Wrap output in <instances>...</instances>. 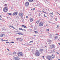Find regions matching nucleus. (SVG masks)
Segmentation results:
<instances>
[{
    "instance_id": "10",
    "label": "nucleus",
    "mask_w": 60,
    "mask_h": 60,
    "mask_svg": "<svg viewBox=\"0 0 60 60\" xmlns=\"http://www.w3.org/2000/svg\"><path fill=\"white\" fill-rule=\"evenodd\" d=\"M22 27H24V28H27L26 27L25 25H22Z\"/></svg>"
},
{
    "instance_id": "39",
    "label": "nucleus",
    "mask_w": 60,
    "mask_h": 60,
    "mask_svg": "<svg viewBox=\"0 0 60 60\" xmlns=\"http://www.w3.org/2000/svg\"><path fill=\"white\" fill-rule=\"evenodd\" d=\"M8 40H4V41H8Z\"/></svg>"
},
{
    "instance_id": "13",
    "label": "nucleus",
    "mask_w": 60,
    "mask_h": 60,
    "mask_svg": "<svg viewBox=\"0 0 60 60\" xmlns=\"http://www.w3.org/2000/svg\"><path fill=\"white\" fill-rule=\"evenodd\" d=\"M49 42V44L51 42H52V40H49L48 41Z\"/></svg>"
},
{
    "instance_id": "29",
    "label": "nucleus",
    "mask_w": 60,
    "mask_h": 60,
    "mask_svg": "<svg viewBox=\"0 0 60 60\" xmlns=\"http://www.w3.org/2000/svg\"><path fill=\"white\" fill-rule=\"evenodd\" d=\"M31 42H34L33 41H30L29 43H31Z\"/></svg>"
},
{
    "instance_id": "17",
    "label": "nucleus",
    "mask_w": 60,
    "mask_h": 60,
    "mask_svg": "<svg viewBox=\"0 0 60 60\" xmlns=\"http://www.w3.org/2000/svg\"><path fill=\"white\" fill-rule=\"evenodd\" d=\"M19 30H22V31L24 30V29H23L22 28L21 29L20 28H19Z\"/></svg>"
},
{
    "instance_id": "6",
    "label": "nucleus",
    "mask_w": 60,
    "mask_h": 60,
    "mask_svg": "<svg viewBox=\"0 0 60 60\" xmlns=\"http://www.w3.org/2000/svg\"><path fill=\"white\" fill-rule=\"evenodd\" d=\"M19 16L23 17V14L22 13H19Z\"/></svg>"
},
{
    "instance_id": "23",
    "label": "nucleus",
    "mask_w": 60,
    "mask_h": 60,
    "mask_svg": "<svg viewBox=\"0 0 60 60\" xmlns=\"http://www.w3.org/2000/svg\"><path fill=\"white\" fill-rule=\"evenodd\" d=\"M15 14L16 15H17V14H18V12H15Z\"/></svg>"
},
{
    "instance_id": "3",
    "label": "nucleus",
    "mask_w": 60,
    "mask_h": 60,
    "mask_svg": "<svg viewBox=\"0 0 60 60\" xmlns=\"http://www.w3.org/2000/svg\"><path fill=\"white\" fill-rule=\"evenodd\" d=\"M13 59L15 60H19V58L17 57H13Z\"/></svg>"
},
{
    "instance_id": "12",
    "label": "nucleus",
    "mask_w": 60,
    "mask_h": 60,
    "mask_svg": "<svg viewBox=\"0 0 60 60\" xmlns=\"http://www.w3.org/2000/svg\"><path fill=\"white\" fill-rule=\"evenodd\" d=\"M33 18H30V21L32 22L33 21Z\"/></svg>"
},
{
    "instance_id": "53",
    "label": "nucleus",
    "mask_w": 60,
    "mask_h": 60,
    "mask_svg": "<svg viewBox=\"0 0 60 60\" xmlns=\"http://www.w3.org/2000/svg\"><path fill=\"white\" fill-rule=\"evenodd\" d=\"M0 20H2V19L0 18Z\"/></svg>"
},
{
    "instance_id": "31",
    "label": "nucleus",
    "mask_w": 60,
    "mask_h": 60,
    "mask_svg": "<svg viewBox=\"0 0 60 60\" xmlns=\"http://www.w3.org/2000/svg\"><path fill=\"white\" fill-rule=\"evenodd\" d=\"M52 34H51L50 35V37H51L52 36Z\"/></svg>"
},
{
    "instance_id": "4",
    "label": "nucleus",
    "mask_w": 60,
    "mask_h": 60,
    "mask_svg": "<svg viewBox=\"0 0 60 60\" xmlns=\"http://www.w3.org/2000/svg\"><path fill=\"white\" fill-rule=\"evenodd\" d=\"M8 10V9L6 7L4 8L3 9V11H5V12H6V11H7Z\"/></svg>"
},
{
    "instance_id": "7",
    "label": "nucleus",
    "mask_w": 60,
    "mask_h": 60,
    "mask_svg": "<svg viewBox=\"0 0 60 60\" xmlns=\"http://www.w3.org/2000/svg\"><path fill=\"white\" fill-rule=\"evenodd\" d=\"M54 47H55V45H51L50 46V49H53V48H54Z\"/></svg>"
},
{
    "instance_id": "48",
    "label": "nucleus",
    "mask_w": 60,
    "mask_h": 60,
    "mask_svg": "<svg viewBox=\"0 0 60 60\" xmlns=\"http://www.w3.org/2000/svg\"><path fill=\"white\" fill-rule=\"evenodd\" d=\"M57 27H58V25H57Z\"/></svg>"
},
{
    "instance_id": "16",
    "label": "nucleus",
    "mask_w": 60,
    "mask_h": 60,
    "mask_svg": "<svg viewBox=\"0 0 60 60\" xmlns=\"http://www.w3.org/2000/svg\"><path fill=\"white\" fill-rule=\"evenodd\" d=\"M54 56V55H52V58H53V57H54V56Z\"/></svg>"
},
{
    "instance_id": "14",
    "label": "nucleus",
    "mask_w": 60,
    "mask_h": 60,
    "mask_svg": "<svg viewBox=\"0 0 60 60\" xmlns=\"http://www.w3.org/2000/svg\"><path fill=\"white\" fill-rule=\"evenodd\" d=\"M40 20L37 21L36 22V23L37 24H38L40 23Z\"/></svg>"
},
{
    "instance_id": "47",
    "label": "nucleus",
    "mask_w": 60,
    "mask_h": 60,
    "mask_svg": "<svg viewBox=\"0 0 60 60\" xmlns=\"http://www.w3.org/2000/svg\"><path fill=\"white\" fill-rule=\"evenodd\" d=\"M16 34H19V33H17Z\"/></svg>"
},
{
    "instance_id": "50",
    "label": "nucleus",
    "mask_w": 60,
    "mask_h": 60,
    "mask_svg": "<svg viewBox=\"0 0 60 60\" xmlns=\"http://www.w3.org/2000/svg\"><path fill=\"white\" fill-rule=\"evenodd\" d=\"M48 24H46V26H48Z\"/></svg>"
},
{
    "instance_id": "55",
    "label": "nucleus",
    "mask_w": 60,
    "mask_h": 60,
    "mask_svg": "<svg viewBox=\"0 0 60 60\" xmlns=\"http://www.w3.org/2000/svg\"><path fill=\"white\" fill-rule=\"evenodd\" d=\"M0 18H2V17H1V15H0Z\"/></svg>"
},
{
    "instance_id": "35",
    "label": "nucleus",
    "mask_w": 60,
    "mask_h": 60,
    "mask_svg": "<svg viewBox=\"0 0 60 60\" xmlns=\"http://www.w3.org/2000/svg\"><path fill=\"white\" fill-rule=\"evenodd\" d=\"M56 53L57 54H58V55H59V54L58 52H56Z\"/></svg>"
},
{
    "instance_id": "26",
    "label": "nucleus",
    "mask_w": 60,
    "mask_h": 60,
    "mask_svg": "<svg viewBox=\"0 0 60 60\" xmlns=\"http://www.w3.org/2000/svg\"><path fill=\"white\" fill-rule=\"evenodd\" d=\"M45 2H46V3H48L49 2V1H48L46 0V1H45Z\"/></svg>"
},
{
    "instance_id": "44",
    "label": "nucleus",
    "mask_w": 60,
    "mask_h": 60,
    "mask_svg": "<svg viewBox=\"0 0 60 60\" xmlns=\"http://www.w3.org/2000/svg\"><path fill=\"white\" fill-rule=\"evenodd\" d=\"M44 17H46V18H47V16H45V15L44 16Z\"/></svg>"
},
{
    "instance_id": "63",
    "label": "nucleus",
    "mask_w": 60,
    "mask_h": 60,
    "mask_svg": "<svg viewBox=\"0 0 60 60\" xmlns=\"http://www.w3.org/2000/svg\"><path fill=\"white\" fill-rule=\"evenodd\" d=\"M58 60H60V59H58Z\"/></svg>"
},
{
    "instance_id": "60",
    "label": "nucleus",
    "mask_w": 60,
    "mask_h": 60,
    "mask_svg": "<svg viewBox=\"0 0 60 60\" xmlns=\"http://www.w3.org/2000/svg\"><path fill=\"white\" fill-rule=\"evenodd\" d=\"M22 21L23 22V21H24V20H22Z\"/></svg>"
},
{
    "instance_id": "62",
    "label": "nucleus",
    "mask_w": 60,
    "mask_h": 60,
    "mask_svg": "<svg viewBox=\"0 0 60 60\" xmlns=\"http://www.w3.org/2000/svg\"><path fill=\"white\" fill-rule=\"evenodd\" d=\"M57 39H58V40H59V39H58V38H57Z\"/></svg>"
},
{
    "instance_id": "22",
    "label": "nucleus",
    "mask_w": 60,
    "mask_h": 60,
    "mask_svg": "<svg viewBox=\"0 0 60 60\" xmlns=\"http://www.w3.org/2000/svg\"><path fill=\"white\" fill-rule=\"evenodd\" d=\"M54 38L55 39H56L57 38V37L56 36H55L54 37Z\"/></svg>"
},
{
    "instance_id": "11",
    "label": "nucleus",
    "mask_w": 60,
    "mask_h": 60,
    "mask_svg": "<svg viewBox=\"0 0 60 60\" xmlns=\"http://www.w3.org/2000/svg\"><path fill=\"white\" fill-rule=\"evenodd\" d=\"M3 36H5V35L3 34H1L0 35V38L1 37H3Z\"/></svg>"
},
{
    "instance_id": "9",
    "label": "nucleus",
    "mask_w": 60,
    "mask_h": 60,
    "mask_svg": "<svg viewBox=\"0 0 60 60\" xmlns=\"http://www.w3.org/2000/svg\"><path fill=\"white\" fill-rule=\"evenodd\" d=\"M29 3L28 2H26L25 4V6H28L29 5Z\"/></svg>"
},
{
    "instance_id": "34",
    "label": "nucleus",
    "mask_w": 60,
    "mask_h": 60,
    "mask_svg": "<svg viewBox=\"0 0 60 60\" xmlns=\"http://www.w3.org/2000/svg\"><path fill=\"white\" fill-rule=\"evenodd\" d=\"M7 4H5L4 5V6H7Z\"/></svg>"
},
{
    "instance_id": "41",
    "label": "nucleus",
    "mask_w": 60,
    "mask_h": 60,
    "mask_svg": "<svg viewBox=\"0 0 60 60\" xmlns=\"http://www.w3.org/2000/svg\"><path fill=\"white\" fill-rule=\"evenodd\" d=\"M53 12H52L51 13V14H52V15H53Z\"/></svg>"
},
{
    "instance_id": "20",
    "label": "nucleus",
    "mask_w": 60,
    "mask_h": 60,
    "mask_svg": "<svg viewBox=\"0 0 60 60\" xmlns=\"http://www.w3.org/2000/svg\"><path fill=\"white\" fill-rule=\"evenodd\" d=\"M8 15H11V13H8Z\"/></svg>"
},
{
    "instance_id": "45",
    "label": "nucleus",
    "mask_w": 60,
    "mask_h": 60,
    "mask_svg": "<svg viewBox=\"0 0 60 60\" xmlns=\"http://www.w3.org/2000/svg\"><path fill=\"white\" fill-rule=\"evenodd\" d=\"M57 14L60 15V14L59 13H58V12H57Z\"/></svg>"
},
{
    "instance_id": "5",
    "label": "nucleus",
    "mask_w": 60,
    "mask_h": 60,
    "mask_svg": "<svg viewBox=\"0 0 60 60\" xmlns=\"http://www.w3.org/2000/svg\"><path fill=\"white\" fill-rule=\"evenodd\" d=\"M39 26H43V23L42 22H40L39 23Z\"/></svg>"
},
{
    "instance_id": "37",
    "label": "nucleus",
    "mask_w": 60,
    "mask_h": 60,
    "mask_svg": "<svg viewBox=\"0 0 60 60\" xmlns=\"http://www.w3.org/2000/svg\"><path fill=\"white\" fill-rule=\"evenodd\" d=\"M34 32L35 33H38V32L37 31H35Z\"/></svg>"
},
{
    "instance_id": "28",
    "label": "nucleus",
    "mask_w": 60,
    "mask_h": 60,
    "mask_svg": "<svg viewBox=\"0 0 60 60\" xmlns=\"http://www.w3.org/2000/svg\"><path fill=\"white\" fill-rule=\"evenodd\" d=\"M16 52H14L13 53V54H15H15H16Z\"/></svg>"
},
{
    "instance_id": "1",
    "label": "nucleus",
    "mask_w": 60,
    "mask_h": 60,
    "mask_svg": "<svg viewBox=\"0 0 60 60\" xmlns=\"http://www.w3.org/2000/svg\"><path fill=\"white\" fill-rule=\"evenodd\" d=\"M40 52L38 51H37L35 52V56H38L40 55Z\"/></svg>"
},
{
    "instance_id": "51",
    "label": "nucleus",
    "mask_w": 60,
    "mask_h": 60,
    "mask_svg": "<svg viewBox=\"0 0 60 60\" xmlns=\"http://www.w3.org/2000/svg\"><path fill=\"white\" fill-rule=\"evenodd\" d=\"M6 43H9V42H6Z\"/></svg>"
},
{
    "instance_id": "61",
    "label": "nucleus",
    "mask_w": 60,
    "mask_h": 60,
    "mask_svg": "<svg viewBox=\"0 0 60 60\" xmlns=\"http://www.w3.org/2000/svg\"><path fill=\"white\" fill-rule=\"evenodd\" d=\"M44 56H43L42 57H43V58H44Z\"/></svg>"
},
{
    "instance_id": "49",
    "label": "nucleus",
    "mask_w": 60,
    "mask_h": 60,
    "mask_svg": "<svg viewBox=\"0 0 60 60\" xmlns=\"http://www.w3.org/2000/svg\"><path fill=\"white\" fill-rule=\"evenodd\" d=\"M42 12H44V11H42Z\"/></svg>"
},
{
    "instance_id": "30",
    "label": "nucleus",
    "mask_w": 60,
    "mask_h": 60,
    "mask_svg": "<svg viewBox=\"0 0 60 60\" xmlns=\"http://www.w3.org/2000/svg\"><path fill=\"white\" fill-rule=\"evenodd\" d=\"M19 39H20V38H17L16 39L17 40H19Z\"/></svg>"
},
{
    "instance_id": "27",
    "label": "nucleus",
    "mask_w": 60,
    "mask_h": 60,
    "mask_svg": "<svg viewBox=\"0 0 60 60\" xmlns=\"http://www.w3.org/2000/svg\"><path fill=\"white\" fill-rule=\"evenodd\" d=\"M35 10V8H33L32 9H31V10Z\"/></svg>"
},
{
    "instance_id": "24",
    "label": "nucleus",
    "mask_w": 60,
    "mask_h": 60,
    "mask_svg": "<svg viewBox=\"0 0 60 60\" xmlns=\"http://www.w3.org/2000/svg\"><path fill=\"white\" fill-rule=\"evenodd\" d=\"M58 38H59V39H60V36H58Z\"/></svg>"
},
{
    "instance_id": "42",
    "label": "nucleus",
    "mask_w": 60,
    "mask_h": 60,
    "mask_svg": "<svg viewBox=\"0 0 60 60\" xmlns=\"http://www.w3.org/2000/svg\"><path fill=\"white\" fill-rule=\"evenodd\" d=\"M7 49L8 51H10V50L8 48Z\"/></svg>"
},
{
    "instance_id": "18",
    "label": "nucleus",
    "mask_w": 60,
    "mask_h": 60,
    "mask_svg": "<svg viewBox=\"0 0 60 60\" xmlns=\"http://www.w3.org/2000/svg\"><path fill=\"white\" fill-rule=\"evenodd\" d=\"M10 27H12V28H13V29H15V28H14V27L13 26H10Z\"/></svg>"
},
{
    "instance_id": "46",
    "label": "nucleus",
    "mask_w": 60,
    "mask_h": 60,
    "mask_svg": "<svg viewBox=\"0 0 60 60\" xmlns=\"http://www.w3.org/2000/svg\"><path fill=\"white\" fill-rule=\"evenodd\" d=\"M26 18H28V16H26Z\"/></svg>"
},
{
    "instance_id": "32",
    "label": "nucleus",
    "mask_w": 60,
    "mask_h": 60,
    "mask_svg": "<svg viewBox=\"0 0 60 60\" xmlns=\"http://www.w3.org/2000/svg\"><path fill=\"white\" fill-rule=\"evenodd\" d=\"M57 18H56V19H55V20H56V21H57Z\"/></svg>"
},
{
    "instance_id": "43",
    "label": "nucleus",
    "mask_w": 60,
    "mask_h": 60,
    "mask_svg": "<svg viewBox=\"0 0 60 60\" xmlns=\"http://www.w3.org/2000/svg\"><path fill=\"white\" fill-rule=\"evenodd\" d=\"M13 14L14 15H15V14H15V13H13Z\"/></svg>"
},
{
    "instance_id": "52",
    "label": "nucleus",
    "mask_w": 60,
    "mask_h": 60,
    "mask_svg": "<svg viewBox=\"0 0 60 60\" xmlns=\"http://www.w3.org/2000/svg\"><path fill=\"white\" fill-rule=\"evenodd\" d=\"M2 30H4V29H2Z\"/></svg>"
},
{
    "instance_id": "15",
    "label": "nucleus",
    "mask_w": 60,
    "mask_h": 60,
    "mask_svg": "<svg viewBox=\"0 0 60 60\" xmlns=\"http://www.w3.org/2000/svg\"><path fill=\"white\" fill-rule=\"evenodd\" d=\"M28 0L30 2H32L33 1V0Z\"/></svg>"
},
{
    "instance_id": "25",
    "label": "nucleus",
    "mask_w": 60,
    "mask_h": 60,
    "mask_svg": "<svg viewBox=\"0 0 60 60\" xmlns=\"http://www.w3.org/2000/svg\"><path fill=\"white\" fill-rule=\"evenodd\" d=\"M19 35H23V34L22 33H19Z\"/></svg>"
},
{
    "instance_id": "64",
    "label": "nucleus",
    "mask_w": 60,
    "mask_h": 60,
    "mask_svg": "<svg viewBox=\"0 0 60 60\" xmlns=\"http://www.w3.org/2000/svg\"><path fill=\"white\" fill-rule=\"evenodd\" d=\"M34 36H36L35 35H34Z\"/></svg>"
},
{
    "instance_id": "56",
    "label": "nucleus",
    "mask_w": 60,
    "mask_h": 60,
    "mask_svg": "<svg viewBox=\"0 0 60 60\" xmlns=\"http://www.w3.org/2000/svg\"><path fill=\"white\" fill-rule=\"evenodd\" d=\"M44 13H46V12H44Z\"/></svg>"
},
{
    "instance_id": "58",
    "label": "nucleus",
    "mask_w": 60,
    "mask_h": 60,
    "mask_svg": "<svg viewBox=\"0 0 60 60\" xmlns=\"http://www.w3.org/2000/svg\"><path fill=\"white\" fill-rule=\"evenodd\" d=\"M55 49H54L53 50V51H54V50H55Z\"/></svg>"
},
{
    "instance_id": "57",
    "label": "nucleus",
    "mask_w": 60,
    "mask_h": 60,
    "mask_svg": "<svg viewBox=\"0 0 60 60\" xmlns=\"http://www.w3.org/2000/svg\"><path fill=\"white\" fill-rule=\"evenodd\" d=\"M45 14H44V16H45Z\"/></svg>"
},
{
    "instance_id": "21",
    "label": "nucleus",
    "mask_w": 60,
    "mask_h": 60,
    "mask_svg": "<svg viewBox=\"0 0 60 60\" xmlns=\"http://www.w3.org/2000/svg\"><path fill=\"white\" fill-rule=\"evenodd\" d=\"M43 51V49H40V51H41V52H42V51Z\"/></svg>"
},
{
    "instance_id": "2",
    "label": "nucleus",
    "mask_w": 60,
    "mask_h": 60,
    "mask_svg": "<svg viewBox=\"0 0 60 60\" xmlns=\"http://www.w3.org/2000/svg\"><path fill=\"white\" fill-rule=\"evenodd\" d=\"M17 54L18 56H21L23 55V53H22V52H19Z\"/></svg>"
},
{
    "instance_id": "54",
    "label": "nucleus",
    "mask_w": 60,
    "mask_h": 60,
    "mask_svg": "<svg viewBox=\"0 0 60 60\" xmlns=\"http://www.w3.org/2000/svg\"><path fill=\"white\" fill-rule=\"evenodd\" d=\"M58 44H59V45H60V43H58Z\"/></svg>"
},
{
    "instance_id": "40",
    "label": "nucleus",
    "mask_w": 60,
    "mask_h": 60,
    "mask_svg": "<svg viewBox=\"0 0 60 60\" xmlns=\"http://www.w3.org/2000/svg\"><path fill=\"white\" fill-rule=\"evenodd\" d=\"M49 29H47V31H49Z\"/></svg>"
},
{
    "instance_id": "33",
    "label": "nucleus",
    "mask_w": 60,
    "mask_h": 60,
    "mask_svg": "<svg viewBox=\"0 0 60 60\" xmlns=\"http://www.w3.org/2000/svg\"><path fill=\"white\" fill-rule=\"evenodd\" d=\"M16 18H17V19H19V16H17L16 17Z\"/></svg>"
},
{
    "instance_id": "36",
    "label": "nucleus",
    "mask_w": 60,
    "mask_h": 60,
    "mask_svg": "<svg viewBox=\"0 0 60 60\" xmlns=\"http://www.w3.org/2000/svg\"><path fill=\"white\" fill-rule=\"evenodd\" d=\"M1 41H4V40H3V39H1Z\"/></svg>"
},
{
    "instance_id": "8",
    "label": "nucleus",
    "mask_w": 60,
    "mask_h": 60,
    "mask_svg": "<svg viewBox=\"0 0 60 60\" xmlns=\"http://www.w3.org/2000/svg\"><path fill=\"white\" fill-rule=\"evenodd\" d=\"M47 58L48 60H50L51 59V57L49 56H48Z\"/></svg>"
},
{
    "instance_id": "19",
    "label": "nucleus",
    "mask_w": 60,
    "mask_h": 60,
    "mask_svg": "<svg viewBox=\"0 0 60 60\" xmlns=\"http://www.w3.org/2000/svg\"><path fill=\"white\" fill-rule=\"evenodd\" d=\"M23 40V39L22 38H21L20 39V41H22Z\"/></svg>"
},
{
    "instance_id": "38",
    "label": "nucleus",
    "mask_w": 60,
    "mask_h": 60,
    "mask_svg": "<svg viewBox=\"0 0 60 60\" xmlns=\"http://www.w3.org/2000/svg\"><path fill=\"white\" fill-rule=\"evenodd\" d=\"M10 43H14V42L12 41V42H10Z\"/></svg>"
},
{
    "instance_id": "59",
    "label": "nucleus",
    "mask_w": 60,
    "mask_h": 60,
    "mask_svg": "<svg viewBox=\"0 0 60 60\" xmlns=\"http://www.w3.org/2000/svg\"><path fill=\"white\" fill-rule=\"evenodd\" d=\"M24 31H26V30H24Z\"/></svg>"
}]
</instances>
